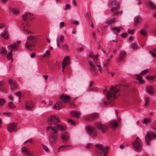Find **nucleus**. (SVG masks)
<instances>
[{"label": "nucleus", "mask_w": 156, "mask_h": 156, "mask_svg": "<svg viewBox=\"0 0 156 156\" xmlns=\"http://www.w3.org/2000/svg\"><path fill=\"white\" fill-rule=\"evenodd\" d=\"M140 33L142 36H145L147 34V30L144 29H142L140 31Z\"/></svg>", "instance_id": "4c0bfd02"}, {"label": "nucleus", "mask_w": 156, "mask_h": 156, "mask_svg": "<svg viewBox=\"0 0 156 156\" xmlns=\"http://www.w3.org/2000/svg\"><path fill=\"white\" fill-rule=\"evenodd\" d=\"M134 148L137 152H140L142 148V143L141 139L137 136L135 140L133 142Z\"/></svg>", "instance_id": "39448f33"}, {"label": "nucleus", "mask_w": 156, "mask_h": 156, "mask_svg": "<svg viewBox=\"0 0 156 156\" xmlns=\"http://www.w3.org/2000/svg\"><path fill=\"white\" fill-rule=\"evenodd\" d=\"M86 130L89 134L93 136H95L97 134V131L95 128L93 126H87Z\"/></svg>", "instance_id": "9d476101"}, {"label": "nucleus", "mask_w": 156, "mask_h": 156, "mask_svg": "<svg viewBox=\"0 0 156 156\" xmlns=\"http://www.w3.org/2000/svg\"><path fill=\"white\" fill-rule=\"evenodd\" d=\"M51 55L50 51L49 50H48L44 53L42 55L44 58H46L49 57Z\"/></svg>", "instance_id": "72a5a7b5"}, {"label": "nucleus", "mask_w": 156, "mask_h": 156, "mask_svg": "<svg viewBox=\"0 0 156 156\" xmlns=\"http://www.w3.org/2000/svg\"><path fill=\"white\" fill-rule=\"evenodd\" d=\"M64 38V36L62 35H61L59 37V39H56V43L58 47L59 46V43L63 41Z\"/></svg>", "instance_id": "7c9ffc66"}, {"label": "nucleus", "mask_w": 156, "mask_h": 156, "mask_svg": "<svg viewBox=\"0 0 156 156\" xmlns=\"http://www.w3.org/2000/svg\"><path fill=\"white\" fill-rule=\"evenodd\" d=\"M126 54L125 53L122 52L120 54L118 58L119 61V62H122L124 59V57L125 56Z\"/></svg>", "instance_id": "c756f323"}, {"label": "nucleus", "mask_w": 156, "mask_h": 156, "mask_svg": "<svg viewBox=\"0 0 156 156\" xmlns=\"http://www.w3.org/2000/svg\"><path fill=\"white\" fill-rule=\"evenodd\" d=\"M25 25L24 26V30L27 33H32V32L29 30L28 28H29L30 27V24L28 23H26Z\"/></svg>", "instance_id": "393cba45"}, {"label": "nucleus", "mask_w": 156, "mask_h": 156, "mask_svg": "<svg viewBox=\"0 0 156 156\" xmlns=\"http://www.w3.org/2000/svg\"><path fill=\"white\" fill-rule=\"evenodd\" d=\"M16 124L14 123H10L7 126V130L10 132H13L16 129Z\"/></svg>", "instance_id": "ddd939ff"}, {"label": "nucleus", "mask_w": 156, "mask_h": 156, "mask_svg": "<svg viewBox=\"0 0 156 156\" xmlns=\"http://www.w3.org/2000/svg\"><path fill=\"white\" fill-rule=\"evenodd\" d=\"M63 104L61 101L58 102L53 106V108L57 110H59L60 109L63 108L65 107V105Z\"/></svg>", "instance_id": "f8f14e48"}, {"label": "nucleus", "mask_w": 156, "mask_h": 156, "mask_svg": "<svg viewBox=\"0 0 156 156\" xmlns=\"http://www.w3.org/2000/svg\"><path fill=\"white\" fill-rule=\"evenodd\" d=\"M134 39V37L133 36H130L129 37L128 40L130 41H133Z\"/></svg>", "instance_id": "4d7b16f0"}, {"label": "nucleus", "mask_w": 156, "mask_h": 156, "mask_svg": "<svg viewBox=\"0 0 156 156\" xmlns=\"http://www.w3.org/2000/svg\"><path fill=\"white\" fill-rule=\"evenodd\" d=\"M71 58L69 56L65 57L62 62V68H64L65 66L69 64L70 62Z\"/></svg>", "instance_id": "4468645a"}, {"label": "nucleus", "mask_w": 156, "mask_h": 156, "mask_svg": "<svg viewBox=\"0 0 156 156\" xmlns=\"http://www.w3.org/2000/svg\"><path fill=\"white\" fill-rule=\"evenodd\" d=\"M22 152L23 154L26 156H33L32 154L26 147H23L21 149Z\"/></svg>", "instance_id": "6ab92c4d"}, {"label": "nucleus", "mask_w": 156, "mask_h": 156, "mask_svg": "<svg viewBox=\"0 0 156 156\" xmlns=\"http://www.w3.org/2000/svg\"><path fill=\"white\" fill-rule=\"evenodd\" d=\"M8 106L11 108H13L15 107V106L13 104V103L12 101H10L8 104Z\"/></svg>", "instance_id": "37998d69"}, {"label": "nucleus", "mask_w": 156, "mask_h": 156, "mask_svg": "<svg viewBox=\"0 0 156 156\" xmlns=\"http://www.w3.org/2000/svg\"><path fill=\"white\" fill-rule=\"evenodd\" d=\"M3 86V83L2 82H0V89L1 90L2 89Z\"/></svg>", "instance_id": "0e129e2a"}, {"label": "nucleus", "mask_w": 156, "mask_h": 156, "mask_svg": "<svg viewBox=\"0 0 156 156\" xmlns=\"http://www.w3.org/2000/svg\"><path fill=\"white\" fill-rule=\"evenodd\" d=\"M60 99L62 100V102L64 104L65 103L67 102H69V104L71 105H73V103L71 102L69 100V97L68 96L65 94H62L61 97Z\"/></svg>", "instance_id": "9b49d317"}, {"label": "nucleus", "mask_w": 156, "mask_h": 156, "mask_svg": "<svg viewBox=\"0 0 156 156\" xmlns=\"http://www.w3.org/2000/svg\"><path fill=\"white\" fill-rule=\"evenodd\" d=\"M148 72L147 69H145L144 70L141 72L140 74V75L141 76H143L145 75L147 72Z\"/></svg>", "instance_id": "49530a36"}, {"label": "nucleus", "mask_w": 156, "mask_h": 156, "mask_svg": "<svg viewBox=\"0 0 156 156\" xmlns=\"http://www.w3.org/2000/svg\"><path fill=\"white\" fill-rule=\"evenodd\" d=\"M5 101L4 98H0V107L2 106Z\"/></svg>", "instance_id": "79ce46f5"}, {"label": "nucleus", "mask_w": 156, "mask_h": 156, "mask_svg": "<svg viewBox=\"0 0 156 156\" xmlns=\"http://www.w3.org/2000/svg\"><path fill=\"white\" fill-rule=\"evenodd\" d=\"M48 123L50 124H53L55 126L51 125L48 126L46 128L47 131H51L54 133L50 134L49 136V139L51 143H54L58 136L56 133L57 130H59L61 131H65L66 130V126L65 125L60 124H58L60 122L59 118L56 115H53L48 117L47 119Z\"/></svg>", "instance_id": "f257e3e1"}, {"label": "nucleus", "mask_w": 156, "mask_h": 156, "mask_svg": "<svg viewBox=\"0 0 156 156\" xmlns=\"http://www.w3.org/2000/svg\"><path fill=\"white\" fill-rule=\"evenodd\" d=\"M1 52L2 54H5L6 53V52L5 50V49L4 48H2V49H1Z\"/></svg>", "instance_id": "864d4df0"}, {"label": "nucleus", "mask_w": 156, "mask_h": 156, "mask_svg": "<svg viewBox=\"0 0 156 156\" xmlns=\"http://www.w3.org/2000/svg\"><path fill=\"white\" fill-rule=\"evenodd\" d=\"M9 10L14 14H17L19 12V11L18 8H16L14 7H10L9 8Z\"/></svg>", "instance_id": "b1692460"}, {"label": "nucleus", "mask_w": 156, "mask_h": 156, "mask_svg": "<svg viewBox=\"0 0 156 156\" xmlns=\"http://www.w3.org/2000/svg\"><path fill=\"white\" fill-rule=\"evenodd\" d=\"M135 76L136 77V79L138 80L137 83L139 84H142L144 82V81L143 80L142 77L140 75L136 74Z\"/></svg>", "instance_id": "a878e982"}, {"label": "nucleus", "mask_w": 156, "mask_h": 156, "mask_svg": "<svg viewBox=\"0 0 156 156\" xmlns=\"http://www.w3.org/2000/svg\"><path fill=\"white\" fill-rule=\"evenodd\" d=\"M119 87L118 85L111 86L110 87V90L107 93V105H110L109 100L110 99L113 100V99L116 98L120 95Z\"/></svg>", "instance_id": "7ed1b4c3"}, {"label": "nucleus", "mask_w": 156, "mask_h": 156, "mask_svg": "<svg viewBox=\"0 0 156 156\" xmlns=\"http://www.w3.org/2000/svg\"><path fill=\"white\" fill-rule=\"evenodd\" d=\"M21 94V93L20 92H17L15 93V95L16 96H18L19 99L20 98Z\"/></svg>", "instance_id": "5fc2aeb1"}, {"label": "nucleus", "mask_w": 156, "mask_h": 156, "mask_svg": "<svg viewBox=\"0 0 156 156\" xmlns=\"http://www.w3.org/2000/svg\"><path fill=\"white\" fill-rule=\"evenodd\" d=\"M99 56L98 54H96L95 55L94 54L91 53L89 55L88 58V62L90 66V69L92 73L94 74H95L97 73L96 70V66L97 67V70L99 72L103 71L102 69L101 68V65L97 64L94 59H96Z\"/></svg>", "instance_id": "f03ea898"}, {"label": "nucleus", "mask_w": 156, "mask_h": 156, "mask_svg": "<svg viewBox=\"0 0 156 156\" xmlns=\"http://www.w3.org/2000/svg\"><path fill=\"white\" fill-rule=\"evenodd\" d=\"M70 8V6L69 4H67L66 5V8H65V9H69Z\"/></svg>", "instance_id": "e2e57ef3"}, {"label": "nucleus", "mask_w": 156, "mask_h": 156, "mask_svg": "<svg viewBox=\"0 0 156 156\" xmlns=\"http://www.w3.org/2000/svg\"><path fill=\"white\" fill-rule=\"evenodd\" d=\"M150 53L152 56L154 57L156 56V49H154L150 51Z\"/></svg>", "instance_id": "e433bc0d"}, {"label": "nucleus", "mask_w": 156, "mask_h": 156, "mask_svg": "<svg viewBox=\"0 0 156 156\" xmlns=\"http://www.w3.org/2000/svg\"><path fill=\"white\" fill-rule=\"evenodd\" d=\"M71 114L74 117L77 118H79L80 117L81 115L80 112H78L76 111H73L71 112Z\"/></svg>", "instance_id": "bb28decb"}, {"label": "nucleus", "mask_w": 156, "mask_h": 156, "mask_svg": "<svg viewBox=\"0 0 156 156\" xmlns=\"http://www.w3.org/2000/svg\"><path fill=\"white\" fill-rule=\"evenodd\" d=\"M43 77L45 80H46L47 79L48 76L47 75H43Z\"/></svg>", "instance_id": "338daca9"}, {"label": "nucleus", "mask_w": 156, "mask_h": 156, "mask_svg": "<svg viewBox=\"0 0 156 156\" xmlns=\"http://www.w3.org/2000/svg\"><path fill=\"white\" fill-rule=\"evenodd\" d=\"M112 55L109 56V58L107 59L104 63V68H106L108 70V68L111 65V59L112 58Z\"/></svg>", "instance_id": "412c9836"}, {"label": "nucleus", "mask_w": 156, "mask_h": 156, "mask_svg": "<svg viewBox=\"0 0 156 156\" xmlns=\"http://www.w3.org/2000/svg\"><path fill=\"white\" fill-rule=\"evenodd\" d=\"M34 103L31 101H28L25 103V107L28 110H31L33 107Z\"/></svg>", "instance_id": "dca6fc26"}, {"label": "nucleus", "mask_w": 156, "mask_h": 156, "mask_svg": "<svg viewBox=\"0 0 156 156\" xmlns=\"http://www.w3.org/2000/svg\"><path fill=\"white\" fill-rule=\"evenodd\" d=\"M146 79H148L149 80H153L155 78L154 76H147L146 77Z\"/></svg>", "instance_id": "c03bdc74"}, {"label": "nucleus", "mask_w": 156, "mask_h": 156, "mask_svg": "<svg viewBox=\"0 0 156 156\" xmlns=\"http://www.w3.org/2000/svg\"><path fill=\"white\" fill-rule=\"evenodd\" d=\"M64 23L63 22H61L60 23L59 27L60 28H62V27H63L64 26Z\"/></svg>", "instance_id": "13d9d810"}, {"label": "nucleus", "mask_w": 156, "mask_h": 156, "mask_svg": "<svg viewBox=\"0 0 156 156\" xmlns=\"http://www.w3.org/2000/svg\"><path fill=\"white\" fill-rule=\"evenodd\" d=\"M19 46V45L17 44L16 43H14L8 46V48L12 50L16 49Z\"/></svg>", "instance_id": "2f4dec72"}, {"label": "nucleus", "mask_w": 156, "mask_h": 156, "mask_svg": "<svg viewBox=\"0 0 156 156\" xmlns=\"http://www.w3.org/2000/svg\"><path fill=\"white\" fill-rule=\"evenodd\" d=\"M67 147L66 145H63L60 146L59 148L58 149V150H59L58 151H59V149H61L62 148H66Z\"/></svg>", "instance_id": "bf43d9fd"}, {"label": "nucleus", "mask_w": 156, "mask_h": 156, "mask_svg": "<svg viewBox=\"0 0 156 156\" xmlns=\"http://www.w3.org/2000/svg\"><path fill=\"white\" fill-rule=\"evenodd\" d=\"M61 137L64 143H66L69 138V136L66 132H64L61 134Z\"/></svg>", "instance_id": "2eb2a0df"}, {"label": "nucleus", "mask_w": 156, "mask_h": 156, "mask_svg": "<svg viewBox=\"0 0 156 156\" xmlns=\"http://www.w3.org/2000/svg\"><path fill=\"white\" fill-rule=\"evenodd\" d=\"M22 18L24 20H26L28 19L30 20H31L33 18L32 15L30 13H25L22 16Z\"/></svg>", "instance_id": "aec40b11"}, {"label": "nucleus", "mask_w": 156, "mask_h": 156, "mask_svg": "<svg viewBox=\"0 0 156 156\" xmlns=\"http://www.w3.org/2000/svg\"><path fill=\"white\" fill-rule=\"evenodd\" d=\"M145 140L147 145H150V143L153 139H156V133H148L145 136Z\"/></svg>", "instance_id": "1a4fd4ad"}, {"label": "nucleus", "mask_w": 156, "mask_h": 156, "mask_svg": "<svg viewBox=\"0 0 156 156\" xmlns=\"http://www.w3.org/2000/svg\"><path fill=\"white\" fill-rule=\"evenodd\" d=\"M42 146L43 148L45 151L46 152H48L49 151V150L48 149L47 147L45 145H42Z\"/></svg>", "instance_id": "09e8293b"}, {"label": "nucleus", "mask_w": 156, "mask_h": 156, "mask_svg": "<svg viewBox=\"0 0 156 156\" xmlns=\"http://www.w3.org/2000/svg\"><path fill=\"white\" fill-rule=\"evenodd\" d=\"M35 37L33 35L28 36L27 41L25 44V48L27 49L33 48L34 47Z\"/></svg>", "instance_id": "423d86ee"}, {"label": "nucleus", "mask_w": 156, "mask_h": 156, "mask_svg": "<svg viewBox=\"0 0 156 156\" xmlns=\"http://www.w3.org/2000/svg\"><path fill=\"white\" fill-rule=\"evenodd\" d=\"M147 90L149 93L152 94L153 93V88L152 86H148L147 87Z\"/></svg>", "instance_id": "f704fd0d"}, {"label": "nucleus", "mask_w": 156, "mask_h": 156, "mask_svg": "<svg viewBox=\"0 0 156 156\" xmlns=\"http://www.w3.org/2000/svg\"><path fill=\"white\" fill-rule=\"evenodd\" d=\"M115 19H111V20H108L107 22V23H112L114 21H115Z\"/></svg>", "instance_id": "6e6d98bb"}, {"label": "nucleus", "mask_w": 156, "mask_h": 156, "mask_svg": "<svg viewBox=\"0 0 156 156\" xmlns=\"http://www.w3.org/2000/svg\"><path fill=\"white\" fill-rule=\"evenodd\" d=\"M8 83L10 85L11 87L13 89L16 88L17 87V85L16 84L15 81L12 80L11 79H9Z\"/></svg>", "instance_id": "4be33fe9"}, {"label": "nucleus", "mask_w": 156, "mask_h": 156, "mask_svg": "<svg viewBox=\"0 0 156 156\" xmlns=\"http://www.w3.org/2000/svg\"><path fill=\"white\" fill-rule=\"evenodd\" d=\"M97 149L101 153V156H107L108 151L107 148H105L104 146L100 144L96 145Z\"/></svg>", "instance_id": "0eeeda50"}, {"label": "nucleus", "mask_w": 156, "mask_h": 156, "mask_svg": "<svg viewBox=\"0 0 156 156\" xmlns=\"http://www.w3.org/2000/svg\"><path fill=\"white\" fill-rule=\"evenodd\" d=\"M96 127L97 129L102 133H105L108 129V127L106 125L99 123H97L96 124Z\"/></svg>", "instance_id": "6e6552de"}, {"label": "nucleus", "mask_w": 156, "mask_h": 156, "mask_svg": "<svg viewBox=\"0 0 156 156\" xmlns=\"http://www.w3.org/2000/svg\"><path fill=\"white\" fill-rule=\"evenodd\" d=\"M112 30L113 31H116L117 33H119L120 32V29L118 28L115 27L113 28L112 29Z\"/></svg>", "instance_id": "8fccbe9b"}, {"label": "nucleus", "mask_w": 156, "mask_h": 156, "mask_svg": "<svg viewBox=\"0 0 156 156\" xmlns=\"http://www.w3.org/2000/svg\"><path fill=\"white\" fill-rule=\"evenodd\" d=\"M145 103L144 104L145 107H148L149 104V101L150 100V98L149 97H147L145 98Z\"/></svg>", "instance_id": "58836bf2"}, {"label": "nucleus", "mask_w": 156, "mask_h": 156, "mask_svg": "<svg viewBox=\"0 0 156 156\" xmlns=\"http://www.w3.org/2000/svg\"><path fill=\"white\" fill-rule=\"evenodd\" d=\"M5 26V24L4 23H0V29L3 28Z\"/></svg>", "instance_id": "052dcab7"}, {"label": "nucleus", "mask_w": 156, "mask_h": 156, "mask_svg": "<svg viewBox=\"0 0 156 156\" xmlns=\"http://www.w3.org/2000/svg\"><path fill=\"white\" fill-rule=\"evenodd\" d=\"M121 36L122 38L125 37L127 36V34L124 32L122 33L121 34Z\"/></svg>", "instance_id": "3c124183"}, {"label": "nucleus", "mask_w": 156, "mask_h": 156, "mask_svg": "<svg viewBox=\"0 0 156 156\" xmlns=\"http://www.w3.org/2000/svg\"><path fill=\"white\" fill-rule=\"evenodd\" d=\"M12 50H11V51L9 52L7 55V58L9 60H11V62L13 61V59L12 58Z\"/></svg>", "instance_id": "c9c22d12"}, {"label": "nucleus", "mask_w": 156, "mask_h": 156, "mask_svg": "<svg viewBox=\"0 0 156 156\" xmlns=\"http://www.w3.org/2000/svg\"><path fill=\"white\" fill-rule=\"evenodd\" d=\"M98 115V114L96 113H93L90 115H88L86 116L85 117V119L87 120H89L91 119L97 117Z\"/></svg>", "instance_id": "5701e85b"}, {"label": "nucleus", "mask_w": 156, "mask_h": 156, "mask_svg": "<svg viewBox=\"0 0 156 156\" xmlns=\"http://www.w3.org/2000/svg\"><path fill=\"white\" fill-rule=\"evenodd\" d=\"M141 21V18L139 16L136 17L135 19L134 24L135 25L137 26L139 25Z\"/></svg>", "instance_id": "c85d7f7f"}, {"label": "nucleus", "mask_w": 156, "mask_h": 156, "mask_svg": "<svg viewBox=\"0 0 156 156\" xmlns=\"http://www.w3.org/2000/svg\"><path fill=\"white\" fill-rule=\"evenodd\" d=\"M151 122L150 119H145L143 121V123L144 124H147Z\"/></svg>", "instance_id": "ea45409f"}, {"label": "nucleus", "mask_w": 156, "mask_h": 156, "mask_svg": "<svg viewBox=\"0 0 156 156\" xmlns=\"http://www.w3.org/2000/svg\"><path fill=\"white\" fill-rule=\"evenodd\" d=\"M130 47L133 51L136 50L138 48V46L136 43L135 42L132 43L130 46Z\"/></svg>", "instance_id": "cd10ccee"}, {"label": "nucleus", "mask_w": 156, "mask_h": 156, "mask_svg": "<svg viewBox=\"0 0 156 156\" xmlns=\"http://www.w3.org/2000/svg\"><path fill=\"white\" fill-rule=\"evenodd\" d=\"M72 22L73 24L76 25H77L79 24L78 22L76 20H73L72 21Z\"/></svg>", "instance_id": "603ef678"}, {"label": "nucleus", "mask_w": 156, "mask_h": 156, "mask_svg": "<svg viewBox=\"0 0 156 156\" xmlns=\"http://www.w3.org/2000/svg\"><path fill=\"white\" fill-rule=\"evenodd\" d=\"M134 29L127 30V35L130 34L132 35L134 32Z\"/></svg>", "instance_id": "a19ab883"}, {"label": "nucleus", "mask_w": 156, "mask_h": 156, "mask_svg": "<svg viewBox=\"0 0 156 156\" xmlns=\"http://www.w3.org/2000/svg\"><path fill=\"white\" fill-rule=\"evenodd\" d=\"M109 126L112 129H115L118 128V124L116 121L112 120L110 122Z\"/></svg>", "instance_id": "f3484780"}, {"label": "nucleus", "mask_w": 156, "mask_h": 156, "mask_svg": "<svg viewBox=\"0 0 156 156\" xmlns=\"http://www.w3.org/2000/svg\"><path fill=\"white\" fill-rule=\"evenodd\" d=\"M111 8V10L114 15H118L122 13V12L119 10V3L116 0H111L109 2Z\"/></svg>", "instance_id": "20e7f679"}, {"label": "nucleus", "mask_w": 156, "mask_h": 156, "mask_svg": "<svg viewBox=\"0 0 156 156\" xmlns=\"http://www.w3.org/2000/svg\"><path fill=\"white\" fill-rule=\"evenodd\" d=\"M35 54L34 53H33L30 55V56L32 58H34L35 56Z\"/></svg>", "instance_id": "69168bd1"}, {"label": "nucleus", "mask_w": 156, "mask_h": 156, "mask_svg": "<svg viewBox=\"0 0 156 156\" xmlns=\"http://www.w3.org/2000/svg\"><path fill=\"white\" fill-rule=\"evenodd\" d=\"M62 48L64 50H69L68 46L66 44H63L62 45Z\"/></svg>", "instance_id": "a18cd8bd"}, {"label": "nucleus", "mask_w": 156, "mask_h": 156, "mask_svg": "<svg viewBox=\"0 0 156 156\" xmlns=\"http://www.w3.org/2000/svg\"><path fill=\"white\" fill-rule=\"evenodd\" d=\"M1 36L6 40H8L9 37V34L7 29H4L1 34Z\"/></svg>", "instance_id": "a211bd4d"}, {"label": "nucleus", "mask_w": 156, "mask_h": 156, "mask_svg": "<svg viewBox=\"0 0 156 156\" xmlns=\"http://www.w3.org/2000/svg\"><path fill=\"white\" fill-rule=\"evenodd\" d=\"M68 122L69 123L73 125L74 126L75 125V122L71 119H68Z\"/></svg>", "instance_id": "de8ad7c7"}, {"label": "nucleus", "mask_w": 156, "mask_h": 156, "mask_svg": "<svg viewBox=\"0 0 156 156\" xmlns=\"http://www.w3.org/2000/svg\"><path fill=\"white\" fill-rule=\"evenodd\" d=\"M92 146V145L90 144H88L86 145V147L87 148L91 147Z\"/></svg>", "instance_id": "680f3d73"}, {"label": "nucleus", "mask_w": 156, "mask_h": 156, "mask_svg": "<svg viewBox=\"0 0 156 156\" xmlns=\"http://www.w3.org/2000/svg\"><path fill=\"white\" fill-rule=\"evenodd\" d=\"M153 17L154 18L156 19V11L153 14Z\"/></svg>", "instance_id": "774afa93"}, {"label": "nucleus", "mask_w": 156, "mask_h": 156, "mask_svg": "<svg viewBox=\"0 0 156 156\" xmlns=\"http://www.w3.org/2000/svg\"><path fill=\"white\" fill-rule=\"evenodd\" d=\"M147 4L152 9H156V5H155L152 2L148 1L147 2Z\"/></svg>", "instance_id": "473e14b6"}]
</instances>
